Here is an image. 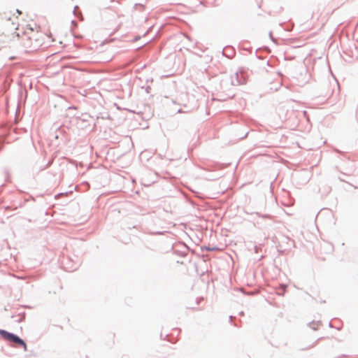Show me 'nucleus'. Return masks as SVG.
<instances>
[{
    "label": "nucleus",
    "instance_id": "nucleus-1",
    "mask_svg": "<svg viewBox=\"0 0 358 358\" xmlns=\"http://www.w3.org/2000/svg\"><path fill=\"white\" fill-rule=\"evenodd\" d=\"M17 35L19 38L20 45L27 52L37 50L45 43L54 41L51 34L43 31L41 27L33 20L17 28Z\"/></svg>",
    "mask_w": 358,
    "mask_h": 358
},
{
    "label": "nucleus",
    "instance_id": "nucleus-2",
    "mask_svg": "<svg viewBox=\"0 0 358 358\" xmlns=\"http://www.w3.org/2000/svg\"><path fill=\"white\" fill-rule=\"evenodd\" d=\"M0 334L4 339H6L8 341H10V342H13L18 345L22 346L24 348V350H25V351L27 350V348L26 343L24 342V341H22L18 336H17L11 333H9L5 330H1V329H0Z\"/></svg>",
    "mask_w": 358,
    "mask_h": 358
}]
</instances>
